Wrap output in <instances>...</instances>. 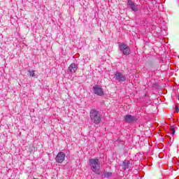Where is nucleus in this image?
Listing matches in <instances>:
<instances>
[{
  "mask_svg": "<svg viewBox=\"0 0 179 179\" xmlns=\"http://www.w3.org/2000/svg\"><path fill=\"white\" fill-rule=\"evenodd\" d=\"M89 165L91 170L97 176L101 174V170L100 169V161L97 158H91L89 160Z\"/></svg>",
  "mask_w": 179,
  "mask_h": 179,
  "instance_id": "obj_1",
  "label": "nucleus"
},
{
  "mask_svg": "<svg viewBox=\"0 0 179 179\" xmlns=\"http://www.w3.org/2000/svg\"><path fill=\"white\" fill-rule=\"evenodd\" d=\"M90 118L96 125H99L101 122V114L100 112L96 109H91L90 111Z\"/></svg>",
  "mask_w": 179,
  "mask_h": 179,
  "instance_id": "obj_2",
  "label": "nucleus"
},
{
  "mask_svg": "<svg viewBox=\"0 0 179 179\" xmlns=\"http://www.w3.org/2000/svg\"><path fill=\"white\" fill-rule=\"evenodd\" d=\"M119 48L122 55H129L131 54V48L124 43H120Z\"/></svg>",
  "mask_w": 179,
  "mask_h": 179,
  "instance_id": "obj_3",
  "label": "nucleus"
},
{
  "mask_svg": "<svg viewBox=\"0 0 179 179\" xmlns=\"http://www.w3.org/2000/svg\"><path fill=\"white\" fill-rule=\"evenodd\" d=\"M113 78L117 80V82H120L122 83V82H125L127 80V77L122 74V73L120 71H116L114 73Z\"/></svg>",
  "mask_w": 179,
  "mask_h": 179,
  "instance_id": "obj_4",
  "label": "nucleus"
},
{
  "mask_svg": "<svg viewBox=\"0 0 179 179\" xmlns=\"http://www.w3.org/2000/svg\"><path fill=\"white\" fill-rule=\"evenodd\" d=\"M124 121L127 124H134V122H136V121H138V116L132 115H126L124 117Z\"/></svg>",
  "mask_w": 179,
  "mask_h": 179,
  "instance_id": "obj_5",
  "label": "nucleus"
},
{
  "mask_svg": "<svg viewBox=\"0 0 179 179\" xmlns=\"http://www.w3.org/2000/svg\"><path fill=\"white\" fill-rule=\"evenodd\" d=\"M92 91L94 94H96V96H100L101 97H103V96H104V90L99 85L94 86L92 88Z\"/></svg>",
  "mask_w": 179,
  "mask_h": 179,
  "instance_id": "obj_6",
  "label": "nucleus"
},
{
  "mask_svg": "<svg viewBox=\"0 0 179 179\" xmlns=\"http://www.w3.org/2000/svg\"><path fill=\"white\" fill-rule=\"evenodd\" d=\"M127 6H129V8L131 9L133 12H138V10H139L138 8V4H136V3L134 2L132 0L127 1Z\"/></svg>",
  "mask_w": 179,
  "mask_h": 179,
  "instance_id": "obj_7",
  "label": "nucleus"
},
{
  "mask_svg": "<svg viewBox=\"0 0 179 179\" xmlns=\"http://www.w3.org/2000/svg\"><path fill=\"white\" fill-rule=\"evenodd\" d=\"M55 160L57 162V163H64V162L65 161V153L62 152H59L56 157H55Z\"/></svg>",
  "mask_w": 179,
  "mask_h": 179,
  "instance_id": "obj_8",
  "label": "nucleus"
},
{
  "mask_svg": "<svg viewBox=\"0 0 179 179\" xmlns=\"http://www.w3.org/2000/svg\"><path fill=\"white\" fill-rule=\"evenodd\" d=\"M78 71V65L75 63H72L69 66V72L71 73H75Z\"/></svg>",
  "mask_w": 179,
  "mask_h": 179,
  "instance_id": "obj_9",
  "label": "nucleus"
},
{
  "mask_svg": "<svg viewBox=\"0 0 179 179\" xmlns=\"http://www.w3.org/2000/svg\"><path fill=\"white\" fill-rule=\"evenodd\" d=\"M123 170H127L131 166V162L129 161H124L122 163Z\"/></svg>",
  "mask_w": 179,
  "mask_h": 179,
  "instance_id": "obj_10",
  "label": "nucleus"
},
{
  "mask_svg": "<svg viewBox=\"0 0 179 179\" xmlns=\"http://www.w3.org/2000/svg\"><path fill=\"white\" fill-rule=\"evenodd\" d=\"M111 176H113V173L104 172L103 177H104V178H110V177H111Z\"/></svg>",
  "mask_w": 179,
  "mask_h": 179,
  "instance_id": "obj_11",
  "label": "nucleus"
},
{
  "mask_svg": "<svg viewBox=\"0 0 179 179\" xmlns=\"http://www.w3.org/2000/svg\"><path fill=\"white\" fill-rule=\"evenodd\" d=\"M29 73V76H31V78H35L36 77V74L34 73V70H29L28 71Z\"/></svg>",
  "mask_w": 179,
  "mask_h": 179,
  "instance_id": "obj_12",
  "label": "nucleus"
},
{
  "mask_svg": "<svg viewBox=\"0 0 179 179\" xmlns=\"http://www.w3.org/2000/svg\"><path fill=\"white\" fill-rule=\"evenodd\" d=\"M170 131L172 135H174L176 134V129L174 128V126L171 127Z\"/></svg>",
  "mask_w": 179,
  "mask_h": 179,
  "instance_id": "obj_13",
  "label": "nucleus"
},
{
  "mask_svg": "<svg viewBox=\"0 0 179 179\" xmlns=\"http://www.w3.org/2000/svg\"><path fill=\"white\" fill-rule=\"evenodd\" d=\"M175 110L176 113H179V107L177 105L175 106Z\"/></svg>",
  "mask_w": 179,
  "mask_h": 179,
  "instance_id": "obj_14",
  "label": "nucleus"
},
{
  "mask_svg": "<svg viewBox=\"0 0 179 179\" xmlns=\"http://www.w3.org/2000/svg\"><path fill=\"white\" fill-rule=\"evenodd\" d=\"M150 2H153L154 0H148Z\"/></svg>",
  "mask_w": 179,
  "mask_h": 179,
  "instance_id": "obj_15",
  "label": "nucleus"
},
{
  "mask_svg": "<svg viewBox=\"0 0 179 179\" xmlns=\"http://www.w3.org/2000/svg\"><path fill=\"white\" fill-rule=\"evenodd\" d=\"M177 99L179 101V95L177 96Z\"/></svg>",
  "mask_w": 179,
  "mask_h": 179,
  "instance_id": "obj_16",
  "label": "nucleus"
},
{
  "mask_svg": "<svg viewBox=\"0 0 179 179\" xmlns=\"http://www.w3.org/2000/svg\"><path fill=\"white\" fill-rule=\"evenodd\" d=\"M155 86H156V84H153V87H155Z\"/></svg>",
  "mask_w": 179,
  "mask_h": 179,
  "instance_id": "obj_17",
  "label": "nucleus"
}]
</instances>
